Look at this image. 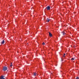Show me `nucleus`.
Wrapping results in <instances>:
<instances>
[{
  "label": "nucleus",
  "mask_w": 79,
  "mask_h": 79,
  "mask_svg": "<svg viewBox=\"0 0 79 79\" xmlns=\"http://www.w3.org/2000/svg\"><path fill=\"white\" fill-rule=\"evenodd\" d=\"M3 71H6V70H7V67L5 66L3 68Z\"/></svg>",
  "instance_id": "1"
},
{
  "label": "nucleus",
  "mask_w": 79,
  "mask_h": 79,
  "mask_svg": "<svg viewBox=\"0 0 79 79\" xmlns=\"http://www.w3.org/2000/svg\"><path fill=\"white\" fill-rule=\"evenodd\" d=\"M5 76H1L0 77V79H5Z\"/></svg>",
  "instance_id": "2"
},
{
  "label": "nucleus",
  "mask_w": 79,
  "mask_h": 79,
  "mask_svg": "<svg viewBox=\"0 0 79 79\" xmlns=\"http://www.w3.org/2000/svg\"><path fill=\"white\" fill-rule=\"evenodd\" d=\"M46 9L48 10H50V6H48L46 7Z\"/></svg>",
  "instance_id": "3"
},
{
  "label": "nucleus",
  "mask_w": 79,
  "mask_h": 79,
  "mask_svg": "<svg viewBox=\"0 0 79 79\" xmlns=\"http://www.w3.org/2000/svg\"><path fill=\"white\" fill-rule=\"evenodd\" d=\"M50 21V20L48 18H47L46 19V22H47L48 23Z\"/></svg>",
  "instance_id": "4"
},
{
  "label": "nucleus",
  "mask_w": 79,
  "mask_h": 79,
  "mask_svg": "<svg viewBox=\"0 0 79 79\" xmlns=\"http://www.w3.org/2000/svg\"><path fill=\"white\" fill-rule=\"evenodd\" d=\"M49 35L50 37H52V35L50 32H49Z\"/></svg>",
  "instance_id": "5"
},
{
  "label": "nucleus",
  "mask_w": 79,
  "mask_h": 79,
  "mask_svg": "<svg viewBox=\"0 0 79 79\" xmlns=\"http://www.w3.org/2000/svg\"><path fill=\"white\" fill-rule=\"evenodd\" d=\"M61 34H62V35H65V34H66V33H64V32H61Z\"/></svg>",
  "instance_id": "6"
},
{
  "label": "nucleus",
  "mask_w": 79,
  "mask_h": 79,
  "mask_svg": "<svg viewBox=\"0 0 79 79\" xmlns=\"http://www.w3.org/2000/svg\"><path fill=\"white\" fill-rule=\"evenodd\" d=\"M5 43V40H3V41L2 42V44H4Z\"/></svg>",
  "instance_id": "7"
},
{
  "label": "nucleus",
  "mask_w": 79,
  "mask_h": 79,
  "mask_svg": "<svg viewBox=\"0 0 79 79\" xmlns=\"http://www.w3.org/2000/svg\"><path fill=\"white\" fill-rule=\"evenodd\" d=\"M36 74H37V73H34L33 74V75H34V76H36Z\"/></svg>",
  "instance_id": "8"
},
{
  "label": "nucleus",
  "mask_w": 79,
  "mask_h": 79,
  "mask_svg": "<svg viewBox=\"0 0 79 79\" xmlns=\"http://www.w3.org/2000/svg\"><path fill=\"white\" fill-rule=\"evenodd\" d=\"M75 59L74 58H73L71 59V60L72 61H74V60Z\"/></svg>",
  "instance_id": "9"
},
{
  "label": "nucleus",
  "mask_w": 79,
  "mask_h": 79,
  "mask_svg": "<svg viewBox=\"0 0 79 79\" xmlns=\"http://www.w3.org/2000/svg\"><path fill=\"white\" fill-rule=\"evenodd\" d=\"M65 55H66V54L64 53V56H63L64 57H65Z\"/></svg>",
  "instance_id": "10"
},
{
  "label": "nucleus",
  "mask_w": 79,
  "mask_h": 79,
  "mask_svg": "<svg viewBox=\"0 0 79 79\" xmlns=\"http://www.w3.org/2000/svg\"><path fill=\"white\" fill-rule=\"evenodd\" d=\"M42 44H43V45H45V43L43 42V43Z\"/></svg>",
  "instance_id": "11"
},
{
  "label": "nucleus",
  "mask_w": 79,
  "mask_h": 79,
  "mask_svg": "<svg viewBox=\"0 0 79 79\" xmlns=\"http://www.w3.org/2000/svg\"><path fill=\"white\" fill-rule=\"evenodd\" d=\"M76 79H79V77H77V78H76Z\"/></svg>",
  "instance_id": "12"
},
{
  "label": "nucleus",
  "mask_w": 79,
  "mask_h": 79,
  "mask_svg": "<svg viewBox=\"0 0 79 79\" xmlns=\"http://www.w3.org/2000/svg\"><path fill=\"white\" fill-rule=\"evenodd\" d=\"M12 66V65H10V67H11Z\"/></svg>",
  "instance_id": "13"
},
{
  "label": "nucleus",
  "mask_w": 79,
  "mask_h": 79,
  "mask_svg": "<svg viewBox=\"0 0 79 79\" xmlns=\"http://www.w3.org/2000/svg\"><path fill=\"white\" fill-rule=\"evenodd\" d=\"M10 64H11V65H12V63H10Z\"/></svg>",
  "instance_id": "14"
},
{
  "label": "nucleus",
  "mask_w": 79,
  "mask_h": 79,
  "mask_svg": "<svg viewBox=\"0 0 79 79\" xmlns=\"http://www.w3.org/2000/svg\"><path fill=\"white\" fill-rule=\"evenodd\" d=\"M61 60H62L61 61H63V60H62V58H61Z\"/></svg>",
  "instance_id": "15"
},
{
  "label": "nucleus",
  "mask_w": 79,
  "mask_h": 79,
  "mask_svg": "<svg viewBox=\"0 0 79 79\" xmlns=\"http://www.w3.org/2000/svg\"><path fill=\"white\" fill-rule=\"evenodd\" d=\"M51 7V8H52V7Z\"/></svg>",
  "instance_id": "16"
}]
</instances>
